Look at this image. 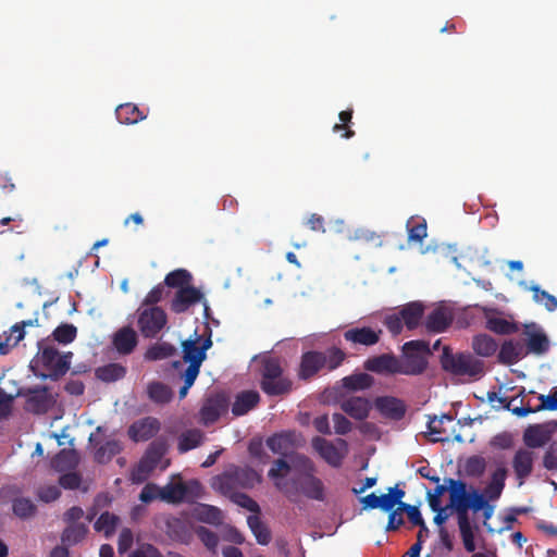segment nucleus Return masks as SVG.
<instances>
[{
  "instance_id": "obj_9",
  "label": "nucleus",
  "mask_w": 557,
  "mask_h": 557,
  "mask_svg": "<svg viewBox=\"0 0 557 557\" xmlns=\"http://www.w3.org/2000/svg\"><path fill=\"white\" fill-rule=\"evenodd\" d=\"M201 484L196 481L189 482H170L160 490V499L169 504H180L184 500H190L199 495Z\"/></svg>"
},
{
  "instance_id": "obj_12",
  "label": "nucleus",
  "mask_w": 557,
  "mask_h": 557,
  "mask_svg": "<svg viewBox=\"0 0 557 557\" xmlns=\"http://www.w3.org/2000/svg\"><path fill=\"white\" fill-rule=\"evenodd\" d=\"M228 407L227 397L223 393L209 395L200 409V419L205 425H210L219 420Z\"/></svg>"
},
{
  "instance_id": "obj_4",
  "label": "nucleus",
  "mask_w": 557,
  "mask_h": 557,
  "mask_svg": "<svg viewBox=\"0 0 557 557\" xmlns=\"http://www.w3.org/2000/svg\"><path fill=\"white\" fill-rule=\"evenodd\" d=\"M72 357L73 352L71 351L60 355L55 347L44 345L42 342H39L38 352L32 362L35 363L36 367H42L48 373L35 372V375L44 380H58L69 371Z\"/></svg>"
},
{
  "instance_id": "obj_5",
  "label": "nucleus",
  "mask_w": 557,
  "mask_h": 557,
  "mask_svg": "<svg viewBox=\"0 0 557 557\" xmlns=\"http://www.w3.org/2000/svg\"><path fill=\"white\" fill-rule=\"evenodd\" d=\"M260 374V388L268 396H284L292 391L293 382L284 375L280 359L264 358L261 362Z\"/></svg>"
},
{
  "instance_id": "obj_16",
  "label": "nucleus",
  "mask_w": 557,
  "mask_h": 557,
  "mask_svg": "<svg viewBox=\"0 0 557 557\" xmlns=\"http://www.w3.org/2000/svg\"><path fill=\"white\" fill-rule=\"evenodd\" d=\"M52 405V397L47 386H36L29 388L26 399V408L28 411L42 414L46 413Z\"/></svg>"
},
{
  "instance_id": "obj_29",
  "label": "nucleus",
  "mask_w": 557,
  "mask_h": 557,
  "mask_svg": "<svg viewBox=\"0 0 557 557\" xmlns=\"http://www.w3.org/2000/svg\"><path fill=\"white\" fill-rule=\"evenodd\" d=\"M423 313L424 307L418 301L409 302L399 310L404 325L408 330H414L420 324Z\"/></svg>"
},
{
  "instance_id": "obj_28",
  "label": "nucleus",
  "mask_w": 557,
  "mask_h": 557,
  "mask_svg": "<svg viewBox=\"0 0 557 557\" xmlns=\"http://www.w3.org/2000/svg\"><path fill=\"white\" fill-rule=\"evenodd\" d=\"M312 447L330 466L339 467L342 465L343 456L338 449L325 438L319 436L314 437L312 440Z\"/></svg>"
},
{
  "instance_id": "obj_21",
  "label": "nucleus",
  "mask_w": 557,
  "mask_h": 557,
  "mask_svg": "<svg viewBox=\"0 0 557 557\" xmlns=\"http://www.w3.org/2000/svg\"><path fill=\"white\" fill-rule=\"evenodd\" d=\"M363 367L377 374H399L398 359L389 354L371 357L364 361Z\"/></svg>"
},
{
  "instance_id": "obj_10",
  "label": "nucleus",
  "mask_w": 557,
  "mask_h": 557,
  "mask_svg": "<svg viewBox=\"0 0 557 557\" xmlns=\"http://www.w3.org/2000/svg\"><path fill=\"white\" fill-rule=\"evenodd\" d=\"M201 302L208 315L209 306L203 293L195 286L178 289L170 304V309L176 314L187 312L193 306Z\"/></svg>"
},
{
  "instance_id": "obj_37",
  "label": "nucleus",
  "mask_w": 557,
  "mask_h": 557,
  "mask_svg": "<svg viewBox=\"0 0 557 557\" xmlns=\"http://www.w3.org/2000/svg\"><path fill=\"white\" fill-rule=\"evenodd\" d=\"M126 374V368L120 363H108L96 369L98 380L111 383L123 379Z\"/></svg>"
},
{
  "instance_id": "obj_33",
  "label": "nucleus",
  "mask_w": 557,
  "mask_h": 557,
  "mask_svg": "<svg viewBox=\"0 0 557 557\" xmlns=\"http://www.w3.org/2000/svg\"><path fill=\"white\" fill-rule=\"evenodd\" d=\"M116 119L121 124H136L147 117L134 103H123L115 109Z\"/></svg>"
},
{
  "instance_id": "obj_45",
  "label": "nucleus",
  "mask_w": 557,
  "mask_h": 557,
  "mask_svg": "<svg viewBox=\"0 0 557 557\" xmlns=\"http://www.w3.org/2000/svg\"><path fill=\"white\" fill-rule=\"evenodd\" d=\"M122 450L121 444L116 440H110L107 441L104 444H102L100 447L97 448L95 453V460L98 463H107L109 462L114 456L120 454Z\"/></svg>"
},
{
  "instance_id": "obj_55",
  "label": "nucleus",
  "mask_w": 557,
  "mask_h": 557,
  "mask_svg": "<svg viewBox=\"0 0 557 557\" xmlns=\"http://www.w3.org/2000/svg\"><path fill=\"white\" fill-rule=\"evenodd\" d=\"M195 532L208 549L215 552L219 544V537L216 533L206 527H198Z\"/></svg>"
},
{
  "instance_id": "obj_35",
  "label": "nucleus",
  "mask_w": 557,
  "mask_h": 557,
  "mask_svg": "<svg viewBox=\"0 0 557 557\" xmlns=\"http://www.w3.org/2000/svg\"><path fill=\"white\" fill-rule=\"evenodd\" d=\"M471 347L478 356L487 358L496 352L498 345L492 336L479 334L473 336Z\"/></svg>"
},
{
  "instance_id": "obj_7",
  "label": "nucleus",
  "mask_w": 557,
  "mask_h": 557,
  "mask_svg": "<svg viewBox=\"0 0 557 557\" xmlns=\"http://www.w3.org/2000/svg\"><path fill=\"white\" fill-rule=\"evenodd\" d=\"M404 359L398 360L399 374L419 375L426 367V356L431 355L429 344L424 341H410L403 346Z\"/></svg>"
},
{
  "instance_id": "obj_1",
  "label": "nucleus",
  "mask_w": 557,
  "mask_h": 557,
  "mask_svg": "<svg viewBox=\"0 0 557 557\" xmlns=\"http://www.w3.org/2000/svg\"><path fill=\"white\" fill-rule=\"evenodd\" d=\"M315 473L314 462L304 454H296L290 457V462L282 458L275 459L268 476L273 481L275 487L289 499L302 495L308 499L324 502L326 488Z\"/></svg>"
},
{
  "instance_id": "obj_17",
  "label": "nucleus",
  "mask_w": 557,
  "mask_h": 557,
  "mask_svg": "<svg viewBox=\"0 0 557 557\" xmlns=\"http://www.w3.org/2000/svg\"><path fill=\"white\" fill-rule=\"evenodd\" d=\"M160 430L157 418L146 417L135 421L128 429V435L134 442H145L152 438Z\"/></svg>"
},
{
  "instance_id": "obj_54",
  "label": "nucleus",
  "mask_w": 557,
  "mask_h": 557,
  "mask_svg": "<svg viewBox=\"0 0 557 557\" xmlns=\"http://www.w3.org/2000/svg\"><path fill=\"white\" fill-rule=\"evenodd\" d=\"M153 471L151 466L147 465L143 459L131 471L129 479L135 484L144 483Z\"/></svg>"
},
{
  "instance_id": "obj_18",
  "label": "nucleus",
  "mask_w": 557,
  "mask_h": 557,
  "mask_svg": "<svg viewBox=\"0 0 557 557\" xmlns=\"http://www.w3.org/2000/svg\"><path fill=\"white\" fill-rule=\"evenodd\" d=\"M453 321V311L447 307L440 306L428 314L424 325L430 333H442L450 326Z\"/></svg>"
},
{
  "instance_id": "obj_26",
  "label": "nucleus",
  "mask_w": 557,
  "mask_h": 557,
  "mask_svg": "<svg viewBox=\"0 0 557 557\" xmlns=\"http://www.w3.org/2000/svg\"><path fill=\"white\" fill-rule=\"evenodd\" d=\"M260 403V395L257 391H243L238 393L232 405V413L236 417L244 416L256 408Z\"/></svg>"
},
{
  "instance_id": "obj_22",
  "label": "nucleus",
  "mask_w": 557,
  "mask_h": 557,
  "mask_svg": "<svg viewBox=\"0 0 557 557\" xmlns=\"http://www.w3.org/2000/svg\"><path fill=\"white\" fill-rule=\"evenodd\" d=\"M138 344V336L131 326H123L117 330L112 338V345L120 355H129Z\"/></svg>"
},
{
  "instance_id": "obj_48",
  "label": "nucleus",
  "mask_w": 557,
  "mask_h": 557,
  "mask_svg": "<svg viewBox=\"0 0 557 557\" xmlns=\"http://www.w3.org/2000/svg\"><path fill=\"white\" fill-rule=\"evenodd\" d=\"M408 230V240L414 243H422V240L426 237V222L424 219L414 220L413 218L409 219L407 222Z\"/></svg>"
},
{
  "instance_id": "obj_25",
  "label": "nucleus",
  "mask_w": 557,
  "mask_h": 557,
  "mask_svg": "<svg viewBox=\"0 0 557 557\" xmlns=\"http://www.w3.org/2000/svg\"><path fill=\"white\" fill-rule=\"evenodd\" d=\"M525 356L524 345L521 342L507 339L502 344L497 359L502 364L512 366Z\"/></svg>"
},
{
  "instance_id": "obj_43",
  "label": "nucleus",
  "mask_w": 557,
  "mask_h": 557,
  "mask_svg": "<svg viewBox=\"0 0 557 557\" xmlns=\"http://www.w3.org/2000/svg\"><path fill=\"white\" fill-rule=\"evenodd\" d=\"M120 518L109 511L102 512L94 524L97 532H102L106 537L114 534Z\"/></svg>"
},
{
  "instance_id": "obj_32",
  "label": "nucleus",
  "mask_w": 557,
  "mask_h": 557,
  "mask_svg": "<svg viewBox=\"0 0 557 557\" xmlns=\"http://www.w3.org/2000/svg\"><path fill=\"white\" fill-rule=\"evenodd\" d=\"M454 420V417L449 413H443L441 417H430L428 421V430L429 434L433 435L434 437L431 440L433 443H444L449 441V435L446 433L445 429L443 428L444 421L451 422Z\"/></svg>"
},
{
  "instance_id": "obj_59",
  "label": "nucleus",
  "mask_w": 557,
  "mask_h": 557,
  "mask_svg": "<svg viewBox=\"0 0 557 557\" xmlns=\"http://www.w3.org/2000/svg\"><path fill=\"white\" fill-rule=\"evenodd\" d=\"M517 400V397L515 398H508V397H499L497 398V401L507 410L511 411L517 417H525L529 413H533L532 407L528 404L525 406L521 405L520 407H511V404Z\"/></svg>"
},
{
  "instance_id": "obj_51",
  "label": "nucleus",
  "mask_w": 557,
  "mask_h": 557,
  "mask_svg": "<svg viewBox=\"0 0 557 557\" xmlns=\"http://www.w3.org/2000/svg\"><path fill=\"white\" fill-rule=\"evenodd\" d=\"M325 358L324 368L327 371L337 369L346 359V354L338 347L332 346L325 351H322Z\"/></svg>"
},
{
  "instance_id": "obj_46",
  "label": "nucleus",
  "mask_w": 557,
  "mask_h": 557,
  "mask_svg": "<svg viewBox=\"0 0 557 557\" xmlns=\"http://www.w3.org/2000/svg\"><path fill=\"white\" fill-rule=\"evenodd\" d=\"M197 518L206 523L220 524L223 516L222 511L214 506L201 504L196 508Z\"/></svg>"
},
{
  "instance_id": "obj_30",
  "label": "nucleus",
  "mask_w": 557,
  "mask_h": 557,
  "mask_svg": "<svg viewBox=\"0 0 557 557\" xmlns=\"http://www.w3.org/2000/svg\"><path fill=\"white\" fill-rule=\"evenodd\" d=\"M79 456L75 449H62L52 459V466L58 472L72 471L77 468Z\"/></svg>"
},
{
  "instance_id": "obj_44",
  "label": "nucleus",
  "mask_w": 557,
  "mask_h": 557,
  "mask_svg": "<svg viewBox=\"0 0 557 557\" xmlns=\"http://www.w3.org/2000/svg\"><path fill=\"white\" fill-rule=\"evenodd\" d=\"M486 329L499 335H509L518 332V325L507 319L491 317L486 320Z\"/></svg>"
},
{
  "instance_id": "obj_24",
  "label": "nucleus",
  "mask_w": 557,
  "mask_h": 557,
  "mask_svg": "<svg viewBox=\"0 0 557 557\" xmlns=\"http://www.w3.org/2000/svg\"><path fill=\"white\" fill-rule=\"evenodd\" d=\"M372 405L369 399L363 397H349L341 403V409L355 420H366L369 417V412Z\"/></svg>"
},
{
  "instance_id": "obj_47",
  "label": "nucleus",
  "mask_w": 557,
  "mask_h": 557,
  "mask_svg": "<svg viewBox=\"0 0 557 557\" xmlns=\"http://www.w3.org/2000/svg\"><path fill=\"white\" fill-rule=\"evenodd\" d=\"M166 446L164 443L152 442L141 459L147 465L151 466V468L154 470L164 456Z\"/></svg>"
},
{
  "instance_id": "obj_20",
  "label": "nucleus",
  "mask_w": 557,
  "mask_h": 557,
  "mask_svg": "<svg viewBox=\"0 0 557 557\" xmlns=\"http://www.w3.org/2000/svg\"><path fill=\"white\" fill-rule=\"evenodd\" d=\"M200 337H197L195 341L187 339L182 343L183 359L185 362L201 366L206 359V352L212 346V341L208 337L200 346L198 345Z\"/></svg>"
},
{
  "instance_id": "obj_53",
  "label": "nucleus",
  "mask_w": 557,
  "mask_h": 557,
  "mask_svg": "<svg viewBox=\"0 0 557 557\" xmlns=\"http://www.w3.org/2000/svg\"><path fill=\"white\" fill-rule=\"evenodd\" d=\"M486 469V461L481 456H471L466 460L465 472L468 476L480 478Z\"/></svg>"
},
{
  "instance_id": "obj_15",
  "label": "nucleus",
  "mask_w": 557,
  "mask_h": 557,
  "mask_svg": "<svg viewBox=\"0 0 557 557\" xmlns=\"http://www.w3.org/2000/svg\"><path fill=\"white\" fill-rule=\"evenodd\" d=\"M535 458V453L528 448H519L515 453L511 465L520 485L532 474Z\"/></svg>"
},
{
  "instance_id": "obj_49",
  "label": "nucleus",
  "mask_w": 557,
  "mask_h": 557,
  "mask_svg": "<svg viewBox=\"0 0 557 557\" xmlns=\"http://www.w3.org/2000/svg\"><path fill=\"white\" fill-rule=\"evenodd\" d=\"M12 509L14 515L18 518L27 519L35 515L37 508L32 499L26 497H18L13 500Z\"/></svg>"
},
{
  "instance_id": "obj_19",
  "label": "nucleus",
  "mask_w": 557,
  "mask_h": 557,
  "mask_svg": "<svg viewBox=\"0 0 557 557\" xmlns=\"http://www.w3.org/2000/svg\"><path fill=\"white\" fill-rule=\"evenodd\" d=\"M381 330H373L370 326L351 327L344 332V339L354 346H373L379 343Z\"/></svg>"
},
{
  "instance_id": "obj_6",
  "label": "nucleus",
  "mask_w": 557,
  "mask_h": 557,
  "mask_svg": "<svg viewBox=\"0 0 557 557\" xmlns=\"http://www.w3.org/2000/svg\"><path fill=\"white\" fill-rule=\"evenodd\" d=\"M261 480V475L252 468L233 467L215 476L213 486L222 494H231L237 488H251Z\"/></svg>"
},
{
  "instance_id": "obj_63",
  "label": "nucleus",
  "mask_w": 557,
  "mask_h": 557,
  "mask_svg": "<svg viewBox=\"0 0 557 557\" xmlns=\"http://www.w3.org/2000/svg\"><path fill=\"white\" fill-rule=\"evenodd\" d=\"M543 465L547 470H557V441L548 446L543 458Z\"/></svg>"
},
{
  "instance_id": "obj_8",
  "label": "nucleus",
  "mask_w": 557,
  "mask_h": 557,
  "mask_svg": "<svg viewBox=\"0 0 557 557\" xmlns=\"http://www.w3.org/2000/svg\"><path fill=\"white\" fill-rule=\"evenodd\" d=\"M168 323V315L161 307H139L137 327L145 338H156Z\"/></svg>"
},
{
  "instance_id": "obj_60",
  "label": "nucleus",
  "mask_w": 557,
  "mask_h": 557,
  "mask_svg": "<svg viewBox=\"0 0 557 557\" xmlns=\"http://www.w3.org/2000/svg\"><path fill=\"white\" fill-rule=\"evenodd\" d=\"M541 404L536 407H532L533 413L543 410H557V389H554L549 395L540 394L537 396Z\"/></svg>"
},
{
  "instance_id": "obj_2",
  "label": "nucleus",
  "mask_w": 557,
  "mask_h": 557,
  "mask_svg": "<svg viewBox=\"0 0 557 557\" xmlns=\"http://www.w3.org/2000/svg\"><path fill=\"white\" fill-rule=\"evenodd\" d=\"M446 482L449 485V507L456 512L463 547L466 552L472 553L476 549L475 534L480 531V528L478 524L471 523L469 510L471 509L473 512L482 511L483 524L486 527L487 521L494 515L495 507L480 491L471 488V492H467V484L463 481L448 478Z\"/></svg>"
},
{
  "instance_id": "obj_64",
  "label": "nucleus",
  "mask_w": 557,
  "mask_h": 557,
  "mask_svg": "<svg viewBox=\"0 0 557 557\" xmlns=\"http://www.w3.org/2000/svg\"><path fill=\"white\" fill-rule=\"evenodd\" d=\"M128 557H162V554L152 544H141Z\"/></svg>"
},
{
  "instance_id": "obj_40",
  "label": "nucleus",
  "mask_w": 557,
  "mask_h": 557,
  "mask_svg": "<svg viewBox=\"0 0 557 557\" xmlns=\"http://www.w3.org/2000/svg\"><path fill=\"white\" fill-rule=\"evenodd\" d=\"M248 527L260 545H267L271 541V532L261 521L259 515H251L247 518Z\"/></svg>"
},
{
  "instance_id": "obj_36",
  "label": "nucleus",
  "mask_w": 557,
  "mask_h": 557,
  "mask_svg": "<svg viewBox=\"0 0 557 557\" xmlns=\"http://www.w3.org/2000/svg\"><path fill=\"white\" fill-rule=\"evenodd\" d=\"M88 533V527L85 523L69 524L61 534V542L65 546L76 545L82 542Z\"/></svg>"
},
{
  "instance_id": "obj_50",
  "label": "nucleus",
  "mask_w": 557,
  "mask_h": 557,
  "mask_svg": "<svg viewBox=\"0 0 557 557\" xmlns=\"http://www.w3.org/2000/svg\"><path fill=\"white\" fill-rule=\"evenodd\" d=\"M53 339L60 344L72 343L77 336V327L71 323H62L52 332Z\"/></svg>"
},
{
  "instance_id": "obj_42",
  "label": "nucleus",
  "mask_w": 557,
  "mask_h": 557,
  "mask_svg": "<svg viewBox=\"0 0 557 557\" xmlns=\"http://www.w3.org/2000/svg\"><path fill=\"white\" fill-rule=\"evenodd\" d=\"M176 352V348L166 342L156 343L151 345L145 352V359L149 361L163 360L172 357Z\"/></svg>"
},
{
  "instance_id": "obj_27",
  "label": "nucleus",
  "mask_w": 557,
  "mask_h": 557,
  "mask_svg": "<svg viewBox=\"0 0 557 557\" xmlns=\"http://www.w3.org/2000/svg\"><path fill=\"white\" fill-rule=\"evenodd\" d=\"M549 440L550 430L543 424L530 425L523 433V442L528 449L543 447Z\"/></svg>"
},
{
  "instance_id": "obj_61",
  "label": "nucleus",
  "mask_w": 557,
  "mask_h": 557,
  "mask_svg": "<svg viewBox=\"0 0 557 557\" xmlns=\"http://www.w3.org/2000/svg\"><path fill=\"white\" fill-rule=\"evenodd\" d=\"M164 293V283L156 285L144 298L141 307H157L156 305L163 299Z\"/></svg>"
},
{
  "instance_id": "obj_11",
  "label": "nucleus",
  "mask_w": 557,
  "mask_h": 557,
  "mask_svg": "<svg viewBox=\"0 0 557 557\" xmlns=\"http://www.w3.org/2000/svg\"><path fill=\"white\" fill-rule=\"evenodd\" d=\"M524 351L528 355L542 356L549 350L547 335L535 323L527 324L523 330Z\"/></svg>"
},
{
  "instance_id": "obj_39",
  "label": "nucleus",
  "mask_w": 557,
  "mask_h": 557,
  "mask_svg": "<svg viewBox=\"0 0 557 557\" xmlns=\"http://www.w3.org/2000/svg\"><path fill=\"white\" fill-rule=\"evenodd\" d=\"M193 281V275L189 271L185 269H176L170 273H168L164 277V285L170 288H185L191 287L190 283Z\"/></svg>"
},
{
  "instance_id": "obj_56",
  "label": "nucleus",
  "mask_w": 557,
  "mask_h": 557,
  "mask_svg": "<svg viewBox=\"0 0 557 557\" xmlns=\"http://www.w3.org/2000/svg\"><path fill=\"white\" fill-rule=\"evenodd\" d=\"M82 481V475L78 472L72 470L62 473L58 482L64 490H76L79 488Z\"/></svg>"
},
{
  "instance_id": "obj_62",
  "label": "nucleus",
  "mask_w": 557,
  "mask_h": 557,
  "mask_svg": "<svg viewBox=\"0 0 557 557\" xmlns=\"http://www.w3.org/2000/svg\"><path fill=\"white\" fill-rule=\"evenodd\" d=\"M37 496L40 500L50 503L61 496V491L57 485H45L38 488Z\"/></svg>"
},
{
  "instance_id": "obj_52",
  "label": "nucleus",
  "mask_w": 557,
  "mask_h": 557,
  "mask_svg": "<svg viewBox=\"0 0 557 557\" xmlns=\"http://www.w3.org/2000/svg\"><path fill=\"white\" fill-rule=\"evenodd\" d=\"M224 495L228 496L230 499L239 507L245 508L250 512H253L255 515L260 513V506L249 495L236 491L232 492L231 494Z\"/></svg>"
},
{
  "instance_id": "obj_57",
  "label": "nucleus",
  "mask_w": 557,
  "mask_h": 557,
  "mask_svg": "<svg viewBox=\"0 0 557 557\" xmlns=\"http://www.w3.org/2000/svg\"><path fill=\"white\" fill-rule=\"evenodd\" d=\"M339 121L342 123H337L333 126V132L338 133L345 129V133L342 135L344 138H351L355 135V132L348 128V123L351 122L352 119V110H344L338 114Z\"/></svg>"
},
{
  "instance_id": "obj_31",
  "label": "nucleus",
  "mask_w": 557,
  "mask_h": 557,
  "mask_svg": "<svg viewBox=\"0 0 557 557\" xmlns=\"http://www.w3.org/2000/svg\"><path fill=\"white\" fill-rule=\"evenodd\" d=\"M205 433L200 429H189L178 436L177 450L185 454L199 447L205 441Z\"/></svg>"
},
{
  "instance_id": "obj_3",
  "label": "nucleus",
  "mask_w": 557,
  "mask_h": 557,
  "mask_svg": "<svg viewBox=\"0 0 557 557\" xmlns=\"http://www.w3.org/2000/svg\"><path fill=\"white\" fill-rule=\"evenodd\" d=\"M442 369L456 376L479 379L484 374V361L468 351L454 352L449 346H444L440 357Z\"/></svg>"
},
{
  "instance_id": "obj_38",
  "label": "nucleus",
  "mask_w": 557,
  "mask_h": 557,
  "mask_svg": "<svg viewBox=\"0 0 557 557\" xmlns=\"http://www.w3.org/2000/svg\"><path fill=\"white\" fill-rule=\"evenodd\" d=\"M373 377L368 373H354L342 380L343 386L352 392L364 391L373 385Z\"/></svg>"
},
{
  "instance_id": "obj_14",
  "label": "nucleus",
  "mask_w": 557,
  "mask_h": 557,
  "mask_svg": "<svg viewBox=\"0 0 557 557\" xmlns=\"http://www.w3.org/2000/svg\"><path fill=\"white\" fill-rule=\"evenodd\" d=\"M374 407L381 416L392 421L401 420L407 412L405 401L394 396L376 397L374 400Z\"/></svg>"
},
{
  "instance_id": "obj_41",
  "label": "nucleus",
  "mask_w": 557,
  "mask_h": 557,
  "mask_svg": "<svg viewBox=\"0 0 557 557\" xmlns=\"http://www.w3.org/2000/svg\"><path fill=\"white\" fill-rule=\"evenodd\" d=\"M148 397L157 404H166L171 401L173 393L171 388L162 382H151L147 386Z\"/></svg>"
},
{
  "instance_id": "obj_58",
  "label": "nucleus",
  "mask_w": 557,
  "mask_h": 557,
  "mask_svg": "<svg viewBox=\"0 0 557 557\" xmlns=\"http://www.w3.org/2000/svg\"><path fill=\"white\" fill-rule=\"evenodd\" d=\"M436 484H437V486L432 492L429 491L426 494L428 503H429L431 510H435V509L440 508V506H442V500H441L442 496L444 495V493L446 491L449 492V485L446 481H445V484H438V483H436Z\"/></svg>"
},
{
  "instance_id": "obj_13",
  "label": "nucleus",
  "mask_w": 557,
  "mask_h": 557,
  "mask_svg": "<svg viewBox=\"0 0 557 557\" xmlns=\"http://www.w3.org/2000/svg\"><path fill=\"white\" fill-rule=\"evenodd\" d=\"M267 446L272 453L290 462V457L297 454L294 451L297 447L296 434L294 432L276 433L267 440Z\"/></svg>"
},
{
  "instance_id": "obj_23",
  "label": "nucleus",
  "mask_w": 557,
  "mask_h": 557,
  "mask_svg": "<svg viewBox=\"0 0 557 557\" xmlns=\"http://www.w3.org/2000/svg\"><path fill=\"white\" fill-rule=\"evenodd\" d=\"M324 355L322 351L311 350L302 354L299 369V377L307 380L314 376L324 368Z\"/></svg>"
},
{
  "instance_id": "obj_34",
  "label": "nucleus",
  "mask_w": 557,
  "mask_h": 557,
  "mask_svg": "<svg viewBox=\"0 0 557 557\" xmlns=\"http://www.w3.org/2000/svg\"><path fill=\"white\" fill-rule=\"evenodd\" d=\"M506 476H507L506 468L500 467V468L496 469L492 474L491 482L484 488V492L482 494H484L488 500L498 499L503 493L504 487H505Z\"/></svg>"
}]
</instances>
